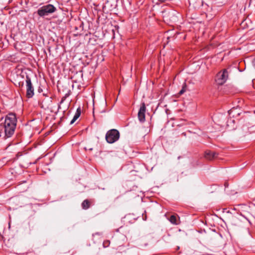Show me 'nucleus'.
Returning a JSON list of instances; mask_svg holds the SVG:
<instances>
[{
    "mask_svg": "<svg viewBox=\"0 0 255 255\" xmlns=\"http://www.w3.org/2000/svg\"><path fill=\"white\" fill-rule=\"evenodd\" d=\"M91 205V201L89 200L86 199L83 201L81 206L83 209L87 210L90 208Z\"/></svg>",
    "mask_w": 255,
    "mask_h": 255,
    "instance_id": "obj_10",
    "label": "nucleus"
},
{
    "mask_svg": "<svg viewBox=\"0 0 255 255\" xmlns=\"http://www.w3.org/2000/svg\"><path fill=\"white\" fill-rule=\"evenodd\" d=\"M23 86V82H19L18 83V86H19V87H22Z\"/></svg>",
    "mask_w": 255,
    "mask_h": 255,
    "instance_id": "obj_15",
    "label": "nucleus"
},
{
    "mask_svg": "<svg viewBox=\"0 0 255 255\" xmlns=\"http://www.w3.org/2000/svg\"><path fill=\"white\" fill-rule=\"evenodd\" d=\"M120 132L116 129H112L107 131L106 134V140L109 143H113L119 140Z\"/></svg>",
    "mask_w": 255,
    "mask_h": 255,
    "instance_id": "obj_2",
    "label": "nucleus"
},
{
    "mask_svg": "<svg viewBox=\"0 0 255 255\" xmlns=\"http://www.w3.org/2000/svg\"><path fill=\"white\" fill-rule=\"evenodd\" d=\"M185 92V90L184 89V88H183L182 89V90L179 92V94L180 95H182V94H183Z\"/></svg>",
    "mask_w": 255,
    "mask_h": 255,
    "instance_id": "obj_14",
    "label": "nucleus"
},
{
    "mask_svg": "<svg viewBox=\"0 0 255 255\" xmlns=\"http://www.w3.org/2000/svg\"><path fill=\"white\" fill-rule=\"evenodd\" d=\"M17 123L16 115L13 113L8 114L5 118L3 125L4 138H9L14 134Z\"/></svg>",
    "mask_w": 255,
    "mask_h": 255,
    "instance_id": "obj_1",
    "label": "nucleus"
},
{
    "mask_svg": "<svg viewBox=\"0 0 255 255\" xmlns=\"http://www.w3.org/2000/svg\"><path fill=\"white\" fill-rule=\"evenodd\" d=\"M142 219L144 220V221H145L147 219V215H146V212L145 211H144V213H143L142 214Z\"/></svg>",
    "mask_w": 255,
    "mask_h": 255,
    "instance_id": "obj_12",
    "label": "nucleus"
},
{
    "mask_svg": "<svg viewBox=\"0 0 255 255\" xmlns=\"http://www.w3.org/2000/svg\"><path fill=\"white\" fill-rule=\"evenodd\" d=\"M81 108L80 107H79L77 109L76 112L73 119L72 120V121L70 122L71 125L73 124L79 118V117L81 115Z\"/></svg>",
    "mask_w": 255,
    "mask_h": 255,
    "instance_id": "obj_9",
    "label": "nucleus"
},
{
    "mask_svg": "<svg viewBox=\"0 0 255 255\" xmlns=\"http://www.w3.org/2000/svg\"><path fill=\"white\" fill-rule=\"evenodd\" d=\"M146 111V106L144 102L142 103L140 105L139 110L138 112V119L140 123H144L145 122V113Z\"/></svg>",
    "mask_w": 255,
    "mask_h": 255,
    "instance_id": "obj_6",
    "label": "nucleus"
},
{
    "mask_svg": "<svg viewBox=\"0 0 255 255\" xmlns=\"http://www.w3.org/2000/svg\"><path fill=\"white\" fill-rule=\"evenodd\" d=\"M228 77V72L226 69L220 71L217 75V82L220 85H222L226 82Z\"/></svg>",
    "mask_w": 255,
    "mask_h": 255,
    "instance_id": "obj_5",
    "label": "nucleus"
},
{
    "mask_svg": "<svg viewBox=\"0 0 255 255\" xmlns=\"http://www.w3.org/2000/svg\"><path fill=\"white\" fill-rule=\"evenodd\" d=\"M218 156V153L211 150H206L205 151L204 157L208 160H212L216 158Z\"/></svg>",
    "mask_w": 255,
    "mask_h": 255,
    "instance_id": "obj_7",
    "label": "nucleus"
},
{
    "mask_svg": "<svg viewBox=\"0 0 255 255\" xmlns=\"http://www.w3.org/2000/svg\"><path fill=\"white\" fill-rule=\"evenodd\" d=\"M225 187H227V186H228V183H225Z\"/></svg>",
    "mask_w": 255,
    "mask_h": 255,
    "instance_id": "obj_17",
    "label": "nucleus"
},
{
    "mask_svg": "<svg viewBox=\"0 0 255 255\" xmlns=\"http://www.w3.org/2000/svg\"><path fill=\"white\" fill-rule=\"evenodd\" d=\"M56 10V8L53 5L48 4L40 7L37 12L40 16L44 17L54 12Z\"/></svg>",
    "mask_w": 255,
    "mask_h": 255,
    "instance_id": "obj_3",
    "label": "nucleus"
},
{
    "mask_svg": "<svg viewBox=\"0 0 255 255\" xmlns=\"http://www.w3.org/2000/svg\"><path fill=\"white\" fill-rule=\"evenodd\" d=\"M26 96L27 98H31L34 95V87L32 84L30 78L28 76L26 77Z\"/></svg>",
    "mask_w": 255,
    "mask_h": 255,
    "instance_id": "obj_4",
    "label": "nucleus"
},
{
    "mask_svg": "<svg viewBox=\"0 0 255 255\" xmlns=\"http://www.w3.org/2000/svg\"><path fill=\"white\" fill-rule=\"evenodd\" d=\"M179 219L180 218L177 214L172 215L168 218V220L171 224L176 225L179 224Z\"/></svg>",
    "mask_w": 255,
    "mask_h": 255,
    "instance_id": "obj_8",
    "label": "nucleus"
},
{
    "mask_svg": "<svg viewBox=\"0 0 255 255\" xmlns=\"http://www.w3.org/2000/svg\"><path fill=\"white\" fill-rule=\"evenodd\" d=\"M110 245V241L109 240H105L103 242V246L104 248H107Z\"/></svg>",
    "mask_w": 255,
    "mask_h": 255,
    "instance_id": "obj_11",
    "label": "nucleus"
},
{
    "mask_svg": "<svg viewBox=\"0 0 255 255\" xmlns=\"http://www.w3.org/2000/svg\"><path fill=\"white\" fill-rule=\"evenodd\" d=\"M160 2L163 3L166 0H158Z\"/></svg>",
    "mask_w": 255,
    "mask_h": 255,
    "instance_id": "obj_16",
    "label": "nucleus"
},
{
    "mask_svg": "<svg viewBox=\"0 0 255 255\" xmlns=\"http://www.w3.org/2000/svg\"><path fill=\"white\" fill-rule=\"evenodd\" d=\"M68 96L67 94H66L65 96L63 97L61 99L60 104H62L66 99L67 97Z\"/></svg>",
    "mask_w": 255,
    "mask_h": 255,
    "instance_id": "obj_13",
    "label": "nucleus"
}]
</instances>
